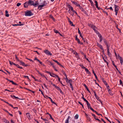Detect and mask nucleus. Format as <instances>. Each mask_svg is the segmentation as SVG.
<instances>
[{"mask_svg": "<svg viewBox=\"0 0 123 123\" xmlns=\"http://www.w3.org/2000/svg\"><path fill=\"white\" fill-rule=\"evenodd\" d=\"M25 12V15L26 16H31L33 15V13L31 12V10H27Z\"/></svg>", "mask_w": 123, "mask_h": 123, "instance_id": "1", "label": "nucleus"}, {"mask_svg": "<svg viewBox=\"0 0 123 123\" xmlns=\"http://www.w3.org/2000/svg\"><path fill=\"white\" fill-rule=\"evenodd\" d=\"M75 40L77 41V43L78 44L81 45H83V43L82 42H81L80 40L77 38V36L76 35H75Z\"/></svg>", "mask_w": 123, "mask_h": 123, "instance_id": "2", "label": "nucleus"}, {"mask_svg": "<svg viewBox=\"0 0 123 123\" xmlns=\"http://www.w3.org/2000/svg\"><path fill=\"white\" fill-rule=\"evenodd\" d=\"M103 41L105 43V44L106 45V46L107 49H109V47H110V45H109L107 43V40L105 39H104Z\"/></svg>", "mask_w": 123, "mask_h": 123, "instance_id": "3", "label": "nucleus"}, {"mask_svg": "<svg viewBox=\"0 0 123 123\" xmlns=\"http://www.w3.org/2000/svg\"><path fill=\"white\" fill-rule=\"evenodd\" d=\"M28 1H26L24 4V7L25 8H26L28 7V6L30 5L28 3Z\"/></svg>", "mask_w": 123, "mask_h": 123, "instance_id": "4", "label": "nucleus"}, {"mask_svg": "<svg viewBox=\"0 0 123 123\" xmlns=\"http://www.w3.org/2000/svg\"><path fill=\"white\" fill-rule=\"evenodd\" d=\"M44 53H45L47 55H51L52 54L48 50H44Z\"/></svg>", "mask_w": 123, "mask_h": 123, "instance_id": "5", "label": "nucleus"}, {"mask_svg": "<svg viewBox=\"0 0 123 123\" xmlns=\"http://www.w3.org/2000/svg\"><path fill=\"white\" fill-rule=\"evenodd\" d=\"M114 6L115 11H118L119 9V6L115 4L114 5Z\"/></svg>", "mask_w": 123, "mask_h": 123, "instance_id": "6", "label": "nucleus"}, {"mask_svg": "<svg viewBox=\"0 0 123 123\" xmlns=\"http://www.w3.org/2000/svg\"><path fill=\"white\" fill-rule=\"evenodd\" d=\"M34 1H31V0H29L28 1V3L30 5H33V6Z\"/></svg>", "mask_w": 123, "mask_h": 123, "instance_id": "7", "label": "nucleus"}, {"mask_svg": "<svg viewBox=\"0 0 123 123\" xmlns=\"http://www.w3.org/2000/svg\"><path fill=\"white\" fill-rule=\"evenodd\" d=\"M71 2L74 4L76 6H79L80 4H79L77 3L76 2L73 1H71Z\"/></svg>", "mask_w": 123, "mask_h": 123, "instance_id": "8", "label": "nucleus"}, {"mask_svg": "<svg viewBox=\"0 0 123 123\" xmlns=\"http://www.w3.org/2000/svg\"><path fill=\"white\" fill-rule=\"evenodd\" d=\"M44 5H43V4L42 5H39L38 6V8L39 10H40L42 9V7H44Z\"/></svg>", "mask_w": 123, "mask_h": 123, "instance_id": "9", "label": "nucleus"}, {"mask_svg": "<svg viewBox=\"0 0 123 123\" xmlns=\"http://www.w3.org/2000/svg\"><path fill=\"white\" fill-rule=\"evenodd\" d=\"M24 23H22L21 24H12V26H22L23 25H24Z\"/></svg>", "mask_w": 123, "mask_h": 123, "instance_id": "10", "label": "nucleus"}, {"mask_svg": "<svg viewBox=\"0 0 123 123\" xmlns=\"http://www.w3.org/2000/svg\"><path fill=\"white\" fill-rule=\"evenodd\" d=\"M100 49L102 50V52L103 53V54L104 55H105L104 57H105L106 59V58H107V57L105 54L104 50V49L103 48V47H102L100 48Z\"/></svg>", "mask_w": 123, "mask_h": 123, "instance_id": "11", "label": "nucleus"}, {"mask_svg": "<svg viewBox=\"0 0 123 123\" xmlns=\"http://www.w3.org/2000/svg\"><path fill=\"white\" fill-rule=\"evenodd\" d=\"M107 49L108 55L110 57L111 56V54L110 52L109 49Z\"/></svg>", "mask_w": 123, "mask_h": 123, "instance_id": "12", "label": "nucleus"}, {"mask_svg": "<svg viewBox=\"0 0 123 123\" xmlns=\"http://www.w3.org/2000/svg\"><path fill=\"white\" fill-rule=\"evenodd\" d=\"M120 61V63L122 65L123 64V59L122 57H120V58H119Z\"/></svg>", "mask_w": 123, "mask_h": 123, "instance_id": "13", "label": "nucleus"}, {"mask_svg": "<svg viewBox=\"0 0 123 123\" xmlns=\"http://www.w3.org/2000/svg\"><path fill=\"white\" fill-rule=\"evenodd\" d=\"M78 33L80 34V37L81 38H82V37H83V36H82L81 33V32L80 31L79 29V28H78Z\"/></svg>", "mask_w": 123, "mask_h": 123, "instance_id": "14", "label": "nucleus"}, {"mask_svg": "<svg viewBox=\"0 0 123 123\" xmlns=\"http://www.w3.org/2000/svg\"><path fill=\"white\" fill-rule=\"evenodd\" d=\"M39 5V4H38V1H36V3H33V6H35V7L36 6H37L38 5Z\"/></svg>", "mask_w": 123, "mask_h": 123, "instance_id": "15", "label": "nucleus"}, {"mask_svg": "<svg viewBox=\"0 0 123 123\" xmlns=\"http://www.w3.org/2000/svg\"><path fill=\"white\" fill-rule=\"evenodd\" d=\"M5 16L6 17H8L9 16V14L8 13V11L7 10H6L5 11Z\"/></svg>", "mask_w": 123, "mask_h": 123, "instance_id": "16", "label": "nucleus"}, {"mask_svg": "<svg viewBox=\"0 0 123 123\" xmlns=\"http://www.w3.org/2000/svg\"><path fill=\"white\" fill-rule=\"evenodd\" d=\"M85 70L86 73L87 74H91V73L88 70V69H87V68H86L85 69Z\"/></svg>", "mask_w": 123, "mask_h": 123, "instance_id": "17", "label": "nucleus"}, {"mask_svg": "<svg viewBox=\"0 0 123 123\" xmlns=\"http://www.w3.org/2000/svg\"><path fill=\"white\" fill-rule=\"evenodd\" d=\"M11 97L12 98H17L18 99H20L18 97H16L14 95H11Z\"/></svg>", "mask_w": 123, "mask_h": 123, "instance_id": "18", "label": "nucleus"}, {"mask_svg": "<svg viewBox=\"0 0 123 123\" xmlns=\"http://www.w3.org/2000/svg\"><path fill=\"white\" fill-rule=\"evenodd\" d=\"M9 62L10 63V64L11 65H16V64L12 62L11 61H9Z\"/></svg>", "mask_w": 123, "mask_h": 123, "instance_id": "19", "label": "nucleus"}, {"mask_svg": "<svg viewBox=\"0 0 123 123\" xmlns=\"http://www.w3.org/2000/svg\"><path fill=\"white\" fill-rule=\"evenodd\" d=\"M48 62L49 63V65L50 64L52 66L53 68H54V65L51 62L49 61Z\"/></svg>", "mask_w": 123, "mask_h": 123, "instance_id": "20", "label": "nucleus"}, {"mask_svg": "<svg viewBox=\"0 0 123 123\" xmlns=\"http://www.w3.org/2000/svg\"><path fill=\"white\" fill-rule=\"evenodd\" d=\"M67 18H68V22L69 23L70 25H71L72 23V22L70 20L69 18H68V17H67Z\"/></svg>", "mask_w": 123, "mask_h": 123, "instance_id": "21", "label": "nucleus"}, {"mask_svg": "<svg viewBox=\"0 0 123 123\" xmlns=\"http://www.w3.org/2000/svg\"><path fill=\"white\" fill-rule=\"evenodd\" d=\"M91 28H92L94 31H95V30H96L95 28H96L97 27L94 25H93L92 26H91Z\"/></svg>", "mask_w": 123, "mask_h": 123, "instance_id": "22", "label": "nucleus"}, {"mask_svg": "<svg viewBox=\"0 0 123 123\" xmlns=\"http://www.w3.org/2000/svg\"><path fill=\"white\" fill-rule=\"evenodd\" d=\"M18 68H20V69H22L23 68H22L18 64H16V65H15Z\"/></svg>", "mask_w": 123, "mask_h": 123, "instance_id": "23", "label": "nucleus"}, {"mask_svg": "<svg viewBox=\"0 0 123 123\" xmlns=\"http://www.w3.org/2000/svg\"><path fill=\"white\" fill-rule=\"evenodd\" d=\"M49 17L50 18L52 19L54 21H55V20L54 18L53 17V16L52 15H50L49 16Z\"/></svg>", "mask_w": 123, "mask_h": 123, "instance_id": "24", "label": "nucleus"}, {"mask_svg": "<svg viewBox=\"0 0 123 123\" xmlns=\"http://www.w3.org/2000/svg\"><path fill=\"white\" fill-rule=\"evenodd\" d=\"M97 45L98 47H99L100 49L103 47L100 44H99L98 43H97Z\"/></svg>", "mask_w": 123, "mask_h": 123, "instance_id": "25", "label": "nucleus"}, {"mask_svg": "<svg viewBox=\"0 0 123 123\" xmlns=\"http://www.w3.org/2000/svg\"><path fill=\"white\" fill-rule=\"evenodd\" d=\"M54 31L56 33H59V32L57 30L55 29H54Z\"/></svg>", "mask_w": 123, "mask_h": 123, "instance_id": "26", "label": "nucleus"}, {"mask_svg": "<svg viewBox=\"0 0 123 123\" xmlns=\"http://www.w3.org/2000/svg\"><path fill=\"white\" fill-rule=\"evenodd\" d=\"M26 115L27 116V117L29 118L31 117L30 115V113L29 112H27L26 113Z\"/></svg>", "mask_w": 123, "mask_h": 123, "instance_id": "27", "label": "nucleus"}, {"mask_svg": "<svg viewBox=\"0 0 123 123\" xmlns=\"http://www.w3.org/2000/svg\"><path fill=\"white\" fill-rule=\"evenodd\" d=\"M83 69H85L86 68L84 67L82 64H80L79 65Z\"/></svg>", "mask_w": 123, "mask_h": 123, "instance_id": "28", "label": "nucleus"}, {"mask_svg": "<svg viewBox=\"0 0 123 123\" xmlns=\"http://www.w3.org/2000/svg\"><path fill=\"white\" fill-rule=\"evenodd\" d=\"M4 122H5L6 123H10L9 121L7 120L5 118L4 119Z\"/></svg>", "mask_w": 123, "mask_h": 123, "instance_id": "29", "label": "nucleus"}, {"mask_svg": "<svg viewBox=\"0 0 123 123\" xmlns=\"http://www.w3.org/2000/svg\"><path fill=\"white\" fill-rule=\"evenodd\" d=\"M83 12L85 14V15L87 16H88V15L87 14V12L85 10L83 11V12Z\"/></svg>", "mask_w": 123, "mask_h": 123, "instance_id": "30", "label": "nucleus"}, {"mask_svg": "<svg viewBox=\"0 0 123 123\" xmlns=\"http://www.w3.org/2000/svg\"><path fill=\"white\" fill-rule=\"evenodd\" d=\"M90 2L91 5L92 6H93V3L92 1L91 0H88Z\"/></svg>", "mask_w": 123, "mask_h": 123, "instance_id": "31", "label": "nucleus"}, {"mask_svg": "<svg viewBox=\"0 0 123 123\" xmlns=\"http://www.w3.org/2000/svg\"><path fill=\"white\" fill-rule=\"evenodd\" d=\"M103 82L104 84L106 86H107L108 85V84L107 82L106 81L104 80H103Z\"/></svg>", "mask_w": 123, "mask_h": 123, "instance_id": "32", "label": "nucleus"}, {"mask_svg": "<svg viewBox=\"0 0 123 123\" xmlns=\"http://www.w3.org/2000/svg\"><path fill=\"white\" fill-rule=\"evenodd\" d=\"M79 117V115L78 114H76L74 116V118L75 119H78Z\"/></svg>", "mask_w": 123, "mask_h": 123, "instance_id": "33", "label": "nucleus"}, {"mask_svg": "<svg viewBox=\"0 0 123 123\" xmlns=\"http://www.w3.org/2000/svg\"><path fill=\"white\" fill-rule=\"evenodd\" d=\"M43 5H44V6H46L47 4V2L46 1H44L43 2Z\"/></svg>", "mask_w": 123, "mask_h": 123, "instance_id": "34", "label": "nucleus"}, {"mask_svg": "<svg viewBox=\"0 0 123 123\" xmlns=\"http://www.w3.org/2000/svg\"><path fill=\"white\" fill-rule=\"evenodd\" d=\"M49 116L50 117V118L54 122H55V121L54 120L53 118L52 117L51 115V114H49Z\"/></svg>", "mask_w": 123, "mask_h": 123, "instance_id": "35", "label": "nucleus"}, {"mask_svg": "<svg viewBox=\"0 0 123 123\" xmlns=\"http://www.w3.org/2000/svg\"><path fill=\"white\" fill-rule=\"evenodd\" d=\"M83 85L84 86L85 88H86V89L87 90V91H88V90L89 89L87 86L85 84H84Z\"/></svg>", "mask_w": 123, "mask_h": 123, "instance_id": "36", "label": "nucleus"}, {"mask_svg": "<svg viewBox=\"0 0 123 123\" xmlns=\"http://www.w3.org/2000/svg\"><path fill=\"white\" fill-rule=\"evenodd\" d=\"M82 39L84 43H86V39H85L84 38H83V37H82Z\"/></svg>", "mask_w": 123, "mask_h": 123, "instance_id": "37", "label": "nucleus"}, {"mask_svg": "<svg viewBox=\"0 0 123 123\" xmlns=\"http://www.w3.org/2000/svg\"><path fill=\"white\" fill-rule=\"evenodd\" d=\"M119 82L120 84L121 85H122V86H123V82L121 79L120 80Z\"/></svg>", "mask_w": 123, "mask_h": 123, "instance_id": "38", "label": "nucleus"}, {"mask_svg": "<svg viewBox=\"0 0 123 123\" xmlns=\"http://www.w3.org/2000/svg\"><path fill=\"white\" fill-rule=\"evenodd\" d=\"M93 25V24H90L89 23L88 24V26L89 27H90L91 28V26H92Z\"/></svg>", "mask_w": 123, "mask_h": 123, "instance_id": "39", "label": "nucleus"}, {"mask_svg": "<svg viewBox=\"0 0 123 123\" xmlns=\"http://www.w3.org/2000/svg\"><path fill=\"white\" fill-rule=\"evenodd\" d=\"M88 108V109H89L90 108V107H92L91 106V105L90 104H89L87 105Z\"/></svg>", "mask_w": 123, "mask_h": 123, "instance_id": "40", "label": "nucleus"}, {"mask_svg": "<svg viewBox=\"0 0 123 123\" xmlns=\"http://www.w3.org/2000/svg\"><path fill=\"white\" fill-rule=\"evenodd\" d=\"M98 36L99 37V38L102 37V36L99 33V34H98Z\"/></svg>", "mask_w": 123, "mask_h": 123, "instance_id": "41", "label": "nucleus"}, {"mask_svg": "<svg viewBox=\"0 0 123 123\" xmlns=\"http://www.w3.org/2000/svg\"><path fill=\"white\" fill-rule=\"evenodd\" d=\"M72 82V80H69L68 81V83H69L70 84Z\"/></svg>", "mask_w": 123, "mask_h": 123, "instance_id": "42", "label": "nucleus"}, {"mask_svg": "<svg viewBox=\"0 0 123 123\" xmlns=\"http://www.w3.org/2000/svg\"><path fill=\"white\" fill-rule=\"evenodd\" d=\"M95 30V31H94L97 34H99V33L98 31L96 30Z\"/></svg>", "mask_w": 123, "mask_h": 123, "instance_id": "43", "label": "nucleus"}, {"mask_svg": "<svg viewBox=\"0 0 123 123\" xmlns=\"http://www.w3.org/2000/svg\"><path fill=\"white\" fill-rule=\"evenodd\" d=\"M105 119H106L110 123H112L110 121L107 117H105Z\"/></svg>", "mask_w": 123, "mask_h": 123, "instance_id": "44", "label": "nucleus"}, {"mask_svg": "<svg viewBox=\"0 0 123 123\" xmlns=\"http://www.w3.org/2000/svg\"><path fill=\"white\" fill-rule=\"evenodd\" d=\"M62 73L63 74L65 75V76H66L67 75L66 74L65 72L63 71H62Z\"/></svg>", "mask_w": 123, "mask_h": 123, "instance_id": "45", "label": "nucleus"}, {"mask_svg": "<svg viewBox=\"0 0 123 123\" xmlns=\"http://www.w3.org/2000/svg\"><path fill=\"white\" fill-rule=\"evenodd\" d=\"M92 116L94 117V118L95 119H96V116L95 115L92 113Z\"/></svg>", "mask_w": 123, "mask_h": 123, "instance_id": "46", "label": "nucleus"}, {"mask_svg": "<svg viewBox=\"0 0 123 123\" xmlns=\"http://www.w3.org/2000/svg\"><path fill=\"white\" fill-rule=\"evenodd\" d=\"M36 71H37V72L41 76V75H42V74H41V73L38 70H36Z\"/></svg>", "mask_w": 123, "mask_h": 123, "instance_id": "47", "label": "nucleus"}, {"mask_svg": "<svg viewBox=\"0 0 123 123\" xmlns=\"http://www.w3.org/2000/svg\"><path fill=\"white\" fill-rule=\"evenodd\" d=\"M53 61H54L55 62H56L58 64V63H59L58 61H57L56 60H55L53 59Z\"/></svg>", "mask_w": 123, "mask_h": 123, "instance_id": "48", "label": "nucleus"}, {"mask_svg": "<svg viewBox=\"0 0 123 123\" xmlns=\"http://www.w3.org/2000/svg\"><path fill=\"white\" fill-rule=\"evenodd\" d=\"M95 6H98V3L97 1L96 0H95Z\"/></svg>", "mask_w": 123, "mask_h": 123, "instance_id": "49", "label": "nucleus"}, {"mask_svg": "<svg viewBox=\"0 0 123 123\" xmlns=\"http://www.w3.org/2000/svg\"><path fill=\"white\" fill-rule=\"evenodd\" d=\"M33 111L35 113H36L37 112V110L35 109H33Z\"/></svg>", "mask_w": 123, "mask_h": 123, "instance_id": "50", "label": "nucleus"}, {"mask_svg": "<svg viewBox=\"0 0 123 123\" xmlns=\"http://www.w3.org/2000/svg\"><path fill=\"white\" fill-rule=\"evenodd\" d=\"M21 5V3H18L17 4V6H19L20 5Z\"/></svg>", "mask_w": 123, "mask_h": 123, "instance_id": "51", "label": "nucleus"}, {"mask_svg": "<svg viewBox=\"0 0 123 123\" xmlns=\"http://www.w3.org/2000/svg\"><path fill=\"white\" fill-rule=\"evenodd\" d=\"M24 77H25V78H27L29 80H30V79H29V78L28 77V76H25V75H24Z\"/></svg>", "mask_w": 123, "mask_h": 123, "instance_id": "52", "label": "nucleus"}, {"mask_svg": "<svg viewBox=\"0 0 123 123\" xmlns=\"http://www.w3.org/2000/svg\"><path fill=\"white\" fill-rule=\"evenodd\" d=\"M9 81L10 82H11V83H12L13 84H14V82H13V81L12 80H9Z\"/></svg>", "mask_w": 123, "mask_h": 123, "instance_id": "53", "label": "nucleus"}, {"mask_svg": "<svg viewBox=\"0 0 123 123\" xmlns=\"http://www.w3.org/2000/svg\"><path fill=\"white\" fill-rule=\"evenodd\" d=\"M87 120H88L89 121H91V118L89 117H87Z\"/></svg>", "mask_w": 123, "mask_h": 123, "instance_id": "54", "label": "nucleus"}, {"mask_svg": "<svg viewBox=\"0 0 123 123\" xmlns=\"http://www.w3.org/2000/svg\"><path fill=\"white\" fill-rule=\"evenodd\" d=\"M69 50L71 51L72 52H73L74 51V50L73 49L70 48L69 49Z\"/></svg>", "mask_w": 123, "mask_h": 123, "instance_id": "55", "label": "nucleus"}, {"mask_svg": "<svg viewBox=\"0 0 123 123\" xmlns=\"http://www.w3.org/2000/svg\"><path fill=\"white\" fill-rule=\"evenodd\" d=\"M48 98L50 99V101L51 102V103H52L53 102V101L52 100V98H50V97H48Z\"/></svg>", "mask_w": 123, "mask_h": 123, "instance_id": "56", "label": "nucleus"}, {"mask_svg": "<svg viewBox=\"0 0 123 123\" xmlns=\"http://www.w3.org/2000/svg\"><path fill=\"white\" fill-rule=\"evenodd\" d=\"M25 64V63L24 62H21V64H20V65H22V66H24Z\"/></svg>", "mask_w": 123, "mask_h": 123, "instance_id": "57", "label": "nucleus"}, {"mask_svg": "<svg viewBox=\"0 0 123 123\" xmlns=\"http://www.w3.org/2000/svg\"><path fill=\"white\" fill-rule=\"evenodd\" d=\"M111 91V92H110V91L109 92V94H110V95H111L112 96V95H113V94L112 93Z\"/></svg>", "mask_w": 123, "mask_h": 123, "instance_id": "58", "label": "nucleus"}, {"mask_svg": "<svg viewBox=\"0 0 123 123\" xmlns=\"http://www.w3.org/2000/svg\"><path fill=\"white\" fill-rule=\"evenodd\" d=\"M95 98L98 100L99 99V97L97 96L95 97Z\"/></svg>", "mask_w": 123, "mask_h": 123, "instance_id": "59", "label": "nucleus"}, {"mask_svg": "<svg viewBox=\"0 0 123 123\" xmlns=\"http://www.w3.org/2000/svg\"><path fill=\"white\" fill-rule=\"evenodd\" d=\"M69 9H70L73 12L74 10L73 9V8L71 6Z\"/></svg>", "mask_w": 123, "mask_h": 123, "instance_id": "60", "label": "nucleus"}, {"mask_svg": "<svg viewBox=\"0 0 123 123\" xmlns=\"http://www.w3.org/2000/svg\"><path fill=\"white\" fill-rule=\"evenodd\" d=\"M15 58L18 61V60H19L18 59V58L17 56L16 55H15Z\"/></svg>", "mask_w": 123, "mask_h": 123, "instance_id": "61", "label": "nucleus"}, {"mask_svg": "<svg viewBox=\"0 0 123 123\" xmlns=\"http://www.w3.org/2000/svg\"><path fill=\"white\" fill-rule=\"evenodd\" d=\"M56 88L59 91V90H60V89H61L60 87L57 86L56 87Z\"/></svg>", "mask_w": 123, "mask_h": 123, "instance_id": "62", "label": "nucleus"}, {"mask_svg": "<svg viewBox=\"0 0 123 123\" xmlns=\"http://www.w3.org/2000/svg\"><path fill=\"white\" fill-rule=\"evenodd\" d=\"M73 12L75 13L76 14L77 16H78V14L77 13V12L75 11L74 10Z\"/></svg>", "mask_w": 123, "mask_h": 123, "instance_id": "63", "label": "nucleus"}, {"mask_svg": "<svg viewBox=\"0 0 123 123\" xmlns=\"http://www.w3.org/2000/svg\"><path fill=\"white\" fill-rule=\"evenodd\" d=\"M65 123H69L68 120V119H67L65 121Z\"/></svg>", "mask_w": 123, "mask_h": 123, "instance_id": "64", "label": "nucleus"}]
</instances>
